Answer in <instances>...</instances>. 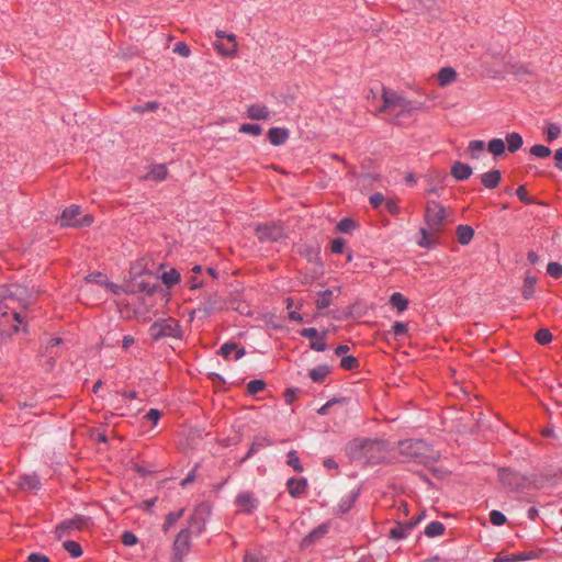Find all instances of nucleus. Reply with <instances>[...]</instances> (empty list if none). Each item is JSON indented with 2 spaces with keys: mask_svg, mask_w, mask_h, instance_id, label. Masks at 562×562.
<instances>
[{
  "mask_svg": "<svg viewBox=\"0 0 562 562\" xmlns=\"http://www.w3.org/2000/svg\"><path fill=\"white\" fill-rule=\"evenodd\" d=\"M381 112L395 124L402 125L406 119L412 117L422 109V103L407 100L396 91L383 88Z\"/></svg>",
  "mask_w": 562,
  "mask_h": 562,
  "instance_id": "1",
  "label": "nucleus"
},
{
  "mask_svg": "<svg viewBox=\"0 0 562 562\" xmlns=\"http://www.w3.org/2000/svg\"><path fill=\"white\" fill-rule=\"evenodd\" d=\"M353 458L364 459L378 464L391 459V450L386 441L381 439H356L350 445Z\"/></svg>",
  "mask_w": 562,
  "mask_h": 562,
  "instance_id": "2",
  "label": "nucleus"
},
{
  "mask_svg": "<svg viewBox=\"0 0 562 562\" xmlns=\"http://www.w3.org/2000/svg\"><path fill=\"white\" fill-rule=\"evenodd\" d=\"M428 447L423 440L406 439L398 442L400 454L405 461L413 460L417 463H426L428 456L426 454Z\"/></svg>",
  "mask_w": 562,
  "mask_h": 562,
  "instance_id": "3",
  "label": "nucleus"
},
{
  "mask_svg": "<svg viewBox=\"0 0 562 562\" xmlns=\"http://www.w3.org/2000/svg\"><path fill=\"white\" fill-rule=\"evenodd\" d=\"M93 525L88 516L76 515L72 518L65 519L55 527V536L58 539L70 536L74 531L89 529Z\"/></svg>",
  "mask_w": 562,
  "mask_h": 562,
  "instance_id": "4",
  "label": "nucleus"
},
{
  "mask_svg": "<svg viewBox=\"0 0 562 562\" xmlns=\"http://www.w3.org/2000/svg\"><path fill=\"white\" fill-rule=\"evenodd\" d=\"M182 331L178 322L173 318L160 319L149 327V336L154 340L166 337L181 338Z\"/></svg>",
  "mask_w": 562,
  "mask_h": 562,
  "instance_id": "5",
  "label": "nucleus"
},
{
  "mask_svg": "<svg viewBox=\"0 0 562 562\" xmlns=\"http://www.w3.org/2000/svg\"><path fill=\"white\" fill-rule=\"evenodd\" d=\"M425 221L428 228L438 233L445 226L447 222V212L446 209L436 201H430L426 204L425 210Z\"/></svg>",
  "mask_w": 562,
  "mask_h": 562,
  "instance_id": "6",
  "label": "nucleus"
},
{
  "mask_svg": "<svg viewBox=\"0 0 562 562\" xmlns=\"http://www.w3.org/2000/svg\"><path fill=\"white\" fill-rule=\"evenodd\" d=\"M80 215V207L77 205H71L63 211L59 217V224L63 227H88L93 223L92 215Z\"/></svg>",
  "mask_w": 562,
  "mask_h": 562,
  "instance_id": "7",
  "label": "nucleus"
},
{
  "mask_svg": "<svg viewBox=\"0 0 562 562\" xmlns=\"http://www.w3.org/2000/svg\"><path fill=\"white\" fill-rule=\"evenodd\" d=\"M18 291V288H15L14 291L10 289L7 291V294L0 300V316L5 317L9 315V313H12L14 321L18 324H22V315L16 311Z\"/></svg>",
  "mask_w": 562,
  "mask_h": 562,
  "instance_id": "8",
  "label": "nucleus"
},
{
  "mask_svg": "<svg viewBox=\"0 0 562 562\" xmlns=\"http://www.w3.org/2000/svg\"><path fill=\"white\" fill-rule=\"evenodd\" d=\"M498 479L505 487L512 491H519L522 488L526 481L522 475L509 469H501L498 471Z\"/></svg>",
  "mask_w": 562,
  "mask_h": 562,
  "instance_id": "9",
  "label": "nucleus"
},
{
  "mask_svg": "<svg viewBox=\"0 0 562 562\" xmlns=\"http://www.w3.org/2000/svg\"><path fill=\"white\" fill-rule=\"evenodd\" d=\"M190 540H191V531L189 529H182L177 535L176 540L173 542V553L176 559L179 561L189 552L190 550Z\"/></svg>",
  "mask_w": 562,
  "mask_h": 562,
  "instance_id": "10",
  "label": "nucleus"
},
{
  "mask_svg": "<svg viewBox=\"0 0 562 562\" xmlns=\"http://www.w3.org/2000/svg\"><path fill=\"white\" fill-rule=\"evenodd\" d=\"M257 236L261 241H278L284 237V232L279 225H262L257 227Z\"/></svg>",
  "mask_w": 562,
  "mask_h": 562,
  "instance_id": "11",
  "label": "nucleus"
},
{
  "mask_svg": "<svg viewBox=\"0 0 562 562\" xmlns=\"http://www.w3.org/2000/svg\"><path fill=\"white\" fill-rule=\"evenodd\" d=\"M236 506L240 512L251 514L258 507V501L252 492H241L236 496Z\"/></svg>",
  "mask_w": 562,
  "mask_h": 562,
  "instance_id": "12",
  "label": "nucleus"
},
{
  "mask_svg": "<svg viewBox=\"0 0 562 562\" xmlns=\"http://www.w3.org/2000/svg\"><path fill=\"white\" fill-rule=\"evenodd\" d=\"M420 518L422 517L419 516L417 518L411 519L407 522L397 524L390 530V537L395 540L405 539L419 522Z\"/></svg>",
  "mask_w": 562,
  "mask_h": 562,
  "instance_id": "13",
  "label": "nucleus"
},
{
  "mask_svg": "<svg viewBox=\"0 0 562 562\" xmlns=\"http://www.w3.org/2000/svg\"><path fill=\"white\" fill-rule=\"evenodd\" d=\"M307 487L308 483L305 477H290L286 482L288 492L293 498H300L304 496Z\"/></svg>",
  "mask_w": 562,
  "mask_h": 562,
  "instance_id": "14",
  "label": "nucleus"
},
{
  "mask_svg": "<svg viewBox=\"0 0 562 562\" xmlns=\"http://www.w3.org/2000/svg\"><path fill=\"white\" fill-rule=\"evenodd\" d=\"M271 112L268 106L254 103L247 108V116L250 120L260 121L270 119Z\"/></svg>",
  "mask_w": 562,
  "mask_h": 562,
  "instance_id": "15",
  "label": "nucleus"
},
{
  "mask_svg": "<svg viewBox=\"0 0 562 562\" xmlns=\"http://www.w3.org/2000/svg\"><path fill=\"white\" fill-rule=\"evenodd\" d=\"M267 136L271 145L281 146L288 140L289 131L283 127H271Z\"/></svg>",
  "mask_w": 562,
  "mask_h": 562,
  "instance_id": "16",
  "label": "nucleus"
},
{
  "mask_svg": "<svg viewBox=\"0 0 562 562\" xmlns=\"http://www.w3.org/2000/svg\"><path fill=\"white\" fill-rule=\"evenodd\" d=\"M451 176L458 181L468 180L472 175L470 165L457 161L451 166Z\"/></svg>",
  "mask_w": 562,
  "mask_h": 562,
  "instance_id": "17",
  "label": "nucleus"
},
{
  "mask_svg": "<svg viewBox=\"0 0 562 562\" xmlns=\"http://www.w3.org/2000/svg\"><path fill=\"white\" fill-rule=\"evenodd\" d=\"M218 352L225 359L231 358V356L234 353V359L235 360L240 359L246 353L245 348L238 347V345L235 344V342H226V344L222 345V347L220 348Z\"/></svg>",
  "mask_w": 562,
  "mask_h": 562,
  "instance_id": "18",
  "label": "nucleus"
},
{
  "mask_svg": "<svg viewBox=\"0 0 562 562\" xmlns=\"http://www.w3.org/2000/svg\"><path fill=\"white\" fill-rule=\"evenodd\" d=\"M19 485L25 491H37L41 487V482L36 474H24L20 476Z\"/></svg>",
  "mask_w": 562,
  "mask_h": 562,
  "instance_id": "19",
  "label": "nucleus"
},
{
  "mask_svg": "<svg viewBox=\"0 0 562 562\" xmlns=\"http://www.w3.org/2000/svg\"><path fill=\"white\" fill-rule=\"evenodd\" d=\"M502 180V173L499 170H491L481 176L483 186L487 189L496 188Z\"/></svg>",
  "mask_w": 562,
  "mask_h": 562,
  "instance_id": "20",
  "label": "nucleus"
},
{
  "mask_svg": "<svg viewBox=\"0 0 562 562\" xmlns=\"http://www.w3.org/2000/svg\"><path fill=\"white\" fill-rule=\"evenodd\" d=\"M440 87H446L457 79V71L452 67H443L437 75Z\"/></svg>",
  "mask_w": 562,
  "mask_h": 562,
  "instance_id": "21",
  "label": "nucleus"
},
{
  "mask_svg": "<svg viewBox=\"0 0 562 562\" xmlns=\"http://www.w3.org/2000/svg\"><path fill=\"white\" fill-rule=\"evenodd\" d=\"M485 150V143L480 139L471 140L467 147V155L471 159H479Z\"/></svg>",
  "mask_w": 562,
  "mask_h": 562,
  "instance_id": "22",
  "label": "nucleus"
},
{
  "mask_svg": "<svg viewBox=\"0 0 562 562\" xmlns=\"http://www.w3.org/2000/svg\"><path fill=\"white\" fill-rule=\"evenodd\" d=\"M524 139L519 133L513 132L506 135L505 145L509 153H516L521 148Z\"/></svg>",
  "mask_w": 562,
  "mask_h": 562,
  "instance_id": "23",
  "label": "nucleus"
},
{
  "mask_svg": "<svg viewBox=\"0 0 562 562\" xmlns=\"http://www.w3.org/2000/svg\"><path fill=\"white\" fill-rule=\"evenodd\" d=\"M357 498H358V492H355V491H352L349 494L345 495L340 499V502H339V504L337 506L338 512L340 514H345V513L349 512L352 508V506H353V504H355Z\"/></svg>",
  "mask_w": 562,
  "mask_h": 562,
  "instance_id": "24",
  "label": "nucleus"
},
{
  "mask_svg": "<svg viewBox=\"0 0 562 562\" xmlns=\"http://www.w3.org/2000/svg\"><path fill=\"white\" fill-rule=\"evenodd\" d=\"M473 235H474V231L469 225H459L457 227V237H458V241L461 245H468L472 240Z\"/></svg>",
  "mask_w": 562,
  "mask_h": 562,
  "instance_id": "25",
  "label": "nucleus"
},
{
  "mask_svg": "<svg viewBox=\"0 0 562 562\" xmlns=\"http://www.w3.org/2000/svg\"><path fill=\"white\" fill-rule=\"evenodd\" d=\"M168 175L167 168L162 164L154 165L149 172L146 175V179L148 180H155V181H162L166 179Z\"/></svg>",
  "mask_w": 562,
  "mask_h": 562,
  "instance_id": "26",
  "label": "nucleus"
},
{
  "mask_svg": "<svg viewBox=\"0 0 562 562\" xmlns=\"http://www.w3.org/2000/svg\"><path fill=\"white\" fill-rule=\"evenodd\" d=\"M334 291L325 290L317 294V299L315 301L317 310L327 308L333 302Z\"/></svg>",
  "mask_w": 562,
  "mask_h": 562,
  "instance_id": "27",
  "label": "nucleus"
},
{
  "mask_svg": "<svg viewBox=\"0 0 562 562\" xmlns=\"http://www.w3.org/2000/svg\"><path fill=\"white\" fill-rule=\"evenodd\" d=\"M390 304L398 312H404L408 307V300L400 292H395L390 296Z\"/></svg>",
  "mask_w": 562,
  "mask_h": 562,
  "instance_id": "28",
  "label": "nucleus"
},
{
  "mask_svg": "<svg viewBox=\"0 0 562 562\" xmlns=\"http://www.w3.org/2000/svg\"><path fill=\"white\" fill-rule=\"evenodd\" d=\"M487 149L495 157L502 156L506 150L505 140L502 138H493L487 144Z\"/></svg>",
  "mask_w": 562,
  "mask_h": 562,
  "instance_id": "29",
  "label": "nucleus"
},
{
  "mask_svg": "<svg viewBox=\"0 0 562 562\" xmlns=\"http://www.w3.org/2000/svg\"><path fill=\"white\" fill-rule=\"evenodd\" d=\"M329 374V367L326 364L318 366L311 370L310 378L317 383L323 382Z\"/></svg>",
  "mask_w": 562,
  "mask_h": 562,
  "instance_id": "30",
  "label": "nucleus"
},
{
  "mask_svg": "<svg viewBox=\"0 0 562 562\" xmlns=\"http://www.w3.org/2000/svg\"><path fill=\"white\" fill-rule=\"evenodd\" d=\"M537 279L536 277L527 274L524 281L522 285V296L526 300H529L535 294V286H536Z\"/></svg>",
  "mask_w": 562,
  "mask_h": 562,
  "instance_id": "31",
  "label": "nucleus"
},
{
  "mask_svg": "<svg viewBox=\"0 0 562 562\" xmlns=\"http://www.w3.org/2000/svg\"><path fill=\"white\" fill-rule=\"evenodd\" d=\"M270 445V441L265 438V437H258L256 438L250 448H249V451L247 452V454L245 456V458L243 459L244 460H247L249 459L250 457H252L255 453H257L260 449L267 447Z\"/></svg>",
  "mask_w": 562,
  "mask_h": 562,
  "instance_id": "32",
  "label": "nucleus"
},
{
  "mask_svg": "<svg viewBox=\"0 0 562 562\" xmlns=\"http://www.w3.org/2000/svg\"><path fill=\"white\" fill-rule=\"evenodd\" d=\"M161 281L168 288H171V286L176 285L177 283H179L180 272L176 269H170L169 271H165L161 274Z\"/></svg>",
  "mask_w": 562,
  "mask_h": 562,
  "instance_id": "33",
  "label": "nucleus"
},
{
  "mask_svg": "<svg viewBox=\"0 0 562 562\" xmlns=\"http://www.w3.org/2000/svg\"><path fill=\"white\" fill-rule=\"evenodd\" d=\"M445 532V526L440 521H431L425 528V535L429 538L441 536Z\"/></svg>",
  "mask_w": 562,
  "mask_h": 562,
  "instance_id": "34",
  "label": "nucleus"
},
{
  "mask_svg": "<svg viewBox=\"0 0 562 562\" xmlns=\"http://www.w3.org/2000/svg\"><path fill=\"white\" fill-rule=\"evenodd\" d=\"M328 330L321 333L315 339L310 342V348L315 351H325L327 349L326 337Z\"/></svg>",
  "mask_w": 562,
  "mask_h": 562,
  "instance_id": "35",
  "label": "nucleus"
},
{
  "mask_svg": "<svg viewBox=\"0 0 562 562\" xmlns=\"http://www.w3.org/2000/svg\"><path fill=\"white\" fill-rule=\"evenodd\" d=\"M63 547L72 558H79L82 555L81 546L76 541L67 540L63 543Z\"/></svg>",
  "mask_w": 562,
  "mask_h": 562,
  "instance_id": "36",
  "label": "nucleus"
},
{
  "mask_svg": "<svg viewBox=\"0 0 562 562\" xmlns=\"http://www.w3.org/2000/svg\"><path fill=\"white\" fill-rule=\"evenodd\" d=\"M214 48L216 52L224 57H235L237 55L236 49H234V46L225 45L218 41L214 43Z\"/></svg>",
  "mask_w": 562,
  "mask_h": 562,
  "instance_id": "37",
  "label": "nucleus"
},
{
  "mask_svg": "<svg viewBox=\"0 0 562 562\" xmlns=\"http://www.w3.org/2000/svg\"><path fill=\"white\" fill-rule=\"evenodd\" d=\"M286 463L289 467L293 468L296 472H303V467L300 461V457L295 450H291L288 452Z\"/></svg>",
  "mask_w": 562,
  "mask_h": 562,
  "instance_id": "38",
  "label": "nucleus"
},
{
  "mask_svg": "<svg viewBox=\"0 0 562 562\" xmlns=\"http://www.w3.org/2000/svg\"><path fill=\"white\" fill-rule=\"evenodd\" d=\"M239 132L243 133V134H249V135H252V136H258V135L261 134L262 128L258 124L245 123V124H241L239 126Z\"/></svg>",
  "mask_w": 562,
  "mask_h": 562,
  "instance_id": "39",
  "label": "nucleus"
},
{
  "mask_svg": "<svg viewBox=\"0 0 562 562\" xmlns=\"http://www.w3.org/2000/svg\"><path fill=\"white\" fill-rule=\"evenodd\" d=\"M530 154L538 158H547L551 155V149L544 145H533L530 148Z\"/></svg>",
  "mask_w": 562,
  "mask_h": 562,
  "instance_id": "40",
  "label": "nucleus"
},
{
  "mask_svg": "<svg viewBox=\"0 0 562 562\" xmlns=\"http://www.w3.org/2000/svg\"><path fill=\"white\" fill-rule=\"evenodd\" d=\"M535 339L540 344V345H547L549 342H551L552 340V334L550 333L549 329L547 328H541L539 329L536 335H535Z\"/></svg>",
  "mask_w": 562,
  "mask_h": 562,
  "instance_id": "41",
  "label": "nucleus"
},
{
  "mask_svg": "<svg viewBox=\"0 0 562 562\" xmlns=\"http://www.w3.org/2000/svg\"><path fill=\"white\" fill-rule=\"evenodd\" d=\"M266 383L262 380H251L247 384V391L249 394L255 395L265 390Z\"/></svg>",
  "mask_w": 562,
  "mask_h": 562,
  "instance_id": "42",
  "label": "nucleus"
},
{
  "mask_svg": "<svg viewBox=\"0 0 562 562\" xmlns=\"http://www.w3.org/2000/svg\"><path fill=\"white\" fill-rule=\"evenodd\" d=\"M159 108V103L156 101H148L144 105H134L132 108L133 112L136 113H145L148 111H156Z\"/></svg>",
  "mask_w": 562,
  "mask_h": 562,
  "instance_id": "43",
  "label": "nucleus"
},
{
  "mask_svg": "<svg viewBox=\"0 0 562 562\" xmlns=\"http://www.w3.org/2000/svg\"><path fill=\"white\" fill-rule=\"evenodd\" d=\"M544 133L547 135V140L553 142L554 139H557L559 137L561 130H560L559 125L552 123L547 126Z\"/></svg>",
  "mask_w": 562,
  "mask_h": 562,
  "instance_id": "44",
  "label": "nucleus"
},
{
  "mask_svg": "<svg viewBox=\"0 0 562 562\" xmlns=\"http://www.w3.org/2000/svg\"><path fill=\"white\" fill-rule=\"evenodd\" d=\"M547 272L550 277L560 279L562 277V265L559 262H550L547 266Z\"/></svg>",
  "mask_w": 562,
  "mask_h": 562,
  "instance_id": "45",
  "label": "nucleus"
},
{
  "mask_svg": "<svg viewBox=\"0 0 562 562\" xmlns=\"http://www.w3.org/2000/svg\"><path fill=\"white\" fill-rule=\"evenodd\" d=\"M490 520L495 526H503L506 522V517L499 510H492L490 513Z\"/></svg>",
  "mask_w": 562,
  "mask_h": 562,
  "instance_id": "46",
  "label": "nucleus"
},
{
  "mask_svg": "<svg viewBox=\"0 0 562 562\" xmlns=\"http://www.w3.org/2000/svg\"><path fill=\"white\" fill-rule=\"evenodd\" d=\"M341 368L345 370H352L359 366L358 359L352 356L344 357L340 361Z\"/></svg>",
  "mask_w": 562,
  "mask_h": 562,
  "instance_id": "47",
  "label": "nucleus"
},
{
  "mask_svg": "<svg viewBox=\"0 0 562 562\" xmlns=\"http://www.w3.org/2000/svg\"><path fill=\"white\" fill-rule=\"evenodd\" d=\"M173 53L182 57H189L191 54V49L184 42H178L173 46Z\"/></svg>",
  "mask_w": 562,
  "mask_h": 562,
  "instance_id": "48",
  "label": "nucleus"
},
{
  "mask_svg": "<svg viewBox=\"0 0 562 562\" xmlns=\"http://www.w3.org/2000/svg\"><path fill=\"white\" fill-rule=\"evenodd\" d=\"M182 515H183V509L168 514L166 521H165V529H168L172 525H175L181 518Z\"/></svg>",
  "mask_w": 562,
  "mask_h": 562,
  "instance_id": "49",
  "label": "nucleus"
},
{
  "mask_svg": "<svg viewBox=\"0 0 562 562\" xmlns=\"http://www.w3.org/2000/svg\"><path fill=\"white\" fill-rule=\"evenodd\" d=\"M384 207L392 215H396L400 212V206H398V202L396 199L385 200Z\"/></svg>",
  "mask_w": 562,
  "mask_h": 562,
  "instance_id": "50",
  "label": "nucleus"
},
{
  "mask_svg": "<svg viewBox=\"0 0 562 562\" xmlns=\"http://www.w3.org/2000/svg\"><path fill=\"white\" fill-rule=\"evenodd\" d=\"M337 227L341 233H350L355 228V222L351 218H342Z\"/></svg>",
  "mask_w": 562,
  "mask_h": 562,
  "instance_id": "51",
  "label": "nucleus"
},
{
  "mask_svg": "<svg viewBox=\"0 0 562 562\" xmlns=\"http://www.w3.org/2000/svg\"><path fill=\"white\" fill-rule=\"evenodd\" d=\"M385 198L382 193L376 192L370 196V204L372 207L378 209L381 205H384Z\"/></svg>",
  "mask_w": 562,
  "mask_h": 562,
  "instance_id": "52",
  "label": "nucleus"
},
{
  "mask_svg": "<svg viewBox=\"0 0 562 562\" xmlns=\"http://www.w3.org/2000/svg\"><path fill=\"white\" fill-rule=\"evenodd\" d=\"M392 329H393L394 335L397 336V337L398 336H404L407 333V330H408L407 325L405 323H402V322H395L393 324Z\"/></svg>",
  "mask_w": 562,
  "mask_h": 562,
  "instance_id": "53",
  "label": "nucleus"
},
{
  "mask_svg": "<svg viewBox=\"0 0 562 562\" xmlns=\"http://www.w3.org/2000/svg\"><path fill=\"white\" fill-rule=\"evenodd\" d=\"M345 248V240L342 238H336L331 241L330 249L334 254H341Z\"/></svg>",
  "mask_w": 562,
  "mask_h": 562,
  "instance_id": "54",
  "label": "nucleus"
},
{
  "mask_svg": "<svg viewBox=\"0 0 562 562\" xmlns=\"http://www.w3.org/2000/svg\"><path fill=\"white\" fill-rule=\"evenodd\" d=\"M301 336L304 337V338H307L310 339L311 341L313 339H315L319 333L317 331L316 328L314 327H308V328H303L301 331H300Z\"/></svg>",
  "mask_w": 562,
  "mask_h": 562,
  "instance_id": "55",
  "label": "nucleus"
},
{
  "mask_svg": "<svg viewBox=\"0 0 562 562\" xmlns=\"http://www.w3.org/2000/svg\"><path fill=\"white\" fill-rule=\"evenodd\" d=\"M161 417V413L156 408H150L148 413L145 415V418L151 422L154 425L158 423Z\"/></svg>",
  "mask_w": 562,
  "mask_h": 562,
  "instance_id": "56",
  "label": "nucleus"
},
{
  "mask_svg": "<svg viewBox=\"0 0 562 562\" xmlns=\"http://www.w3.org/2000/svg\"><path fill=\"white\" fill-rule=\"evenodd\" d=\"M516 194L518 196V199L521 201V202H525V203H531V200L529 199L528 196V192L525 188V186H519L517 188V191H516Z\"/></svg>",
  "mask_w": 562,
  "mask_h": 562,
  "instance_id": "57",
  "label": "nucleus"
},
{
  "mask_svg": "<svg viewBox=\"0 0 562 562\" xmlns=\"http://www.w3.org/2000/svg\"><path fill=\"white\" fill-rule=\"evenodd\" d=\"M122 542L125 546H133V544H135L137 542V538L132 532H124L123 536H122Z\"/></svg>",
  "mask_w": 562,
  "mask_h": 562,
  "instance_id": "58",
  "label": "nucleus"
},
{
  "mask_svg": "<svg viewBox=\"0 0 562 562\" xmlns=\"http://www.w3.org/2000/svg\"><path fill=\"white\" fill-rule=\"evenodd\" d=\"M422 233V239L419 240V245L422 247H430L431 246V239L429 237V234L426 228L420 229Z\"/></svg>",
  "mask_w": 562,
  "mask_h": 562,
  "instance_id": "59",
  "label": "nucleus"
},
{
  "mask_svg": "<svg viewBox=\"0 0 562 562\" xmlns=\"http://www.w3.org/2000/svg\"><path fill=\"white\" fill-rule=\"evenodd\" d=\"M29 562H49V559L42 553H31L27 558Z\"/></svg>",
  "mask_w": 562,
  "mask_h": 562,
  "instance_id": "60",
  "label": "nucleus"
},
{
  "mask_svg": "<svg viewBox=\"0 0 562 562\" xmlns=\"http://www.w3.org/2000/svg\"><path fill=\"white\" fill-rule=\"evenodd\" d=\"M88 282H95V283H103L104 282V276L100 272L98 273H91L86 279Z\"/></svg>",
  "mask_w": 562,
  "mask_h": 562,
  "instance_id": "61",
  "label": "nucleus"
},
{
  "mask_svg": "<svg viewBox=\"0 0 562 562\" xmlns=\"http://www.w3.org/2000/svg\"><path fill=\"white\" fill-rule=\"evenodd\" d=\"M209 506L207 505H200L199 507H196L195 512H194V515L192 517V522L195 521L200 515L202 514H209Z\"/></svg>",
  "mask_w": 562,
  "mask_h": 562,
  "instance_id": "62",
  "label": "nucleus"
},
{
  "mask_svg": "<svg viewBox=\"0 0 562 562\" xmlns=\"http://www.w3.org/2000/svg\"><path fill=\"white\" fill-rule=\"evenodd\" d=\"M135 339L131 335H125L122 339V347L124 350H127L132 345H134Z\"/></svg>",
  "mask_w": 562,
  "mask_h": 562,
  "instance_id": "63",
  "label": "nucleus"
},
{
  "mask_svg": "<svg viewBox=\"0 0 562 562\" xmlns=\"http://www.w3.org/2000/svg\"><path fill=\"white\" fill-rule=\"evenodd\" d=\"M554 159L557 160L555 167L562 170V147L555 150Z\"/></svg>",
  "mask_w": 562,
  "mask_h": 562,
  "instance_id": "64",
  "label": "nucleus"
}]
</instances>
